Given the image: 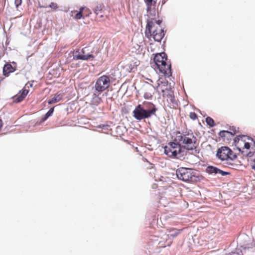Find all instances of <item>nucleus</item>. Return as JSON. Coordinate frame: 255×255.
I'll use <instances>...</instances> for the list:
<instances>
[{
	"mask_svg": "<svg viewBox=\"0 0 255 255\" xmlns=\"http://www.w3.org/2000/svg\"><path fill=\"white\" fill-rule=\"evenodd\" d=\"M157 110L153 104L150 102L143 103L135 107L132 112V116L136 120L141 121L155 115Z\"/></svg>",
	"mask_w": 255,
	"mask_h": 255,
	"instance_id": "nucleus-1",
	"label": "nucleus"
},
{
	"mask_svg": "<svg viewBox=\"0 0 255 255\" xmlns=\"http://www.w3.org/2000/svg\"><path fill=\"white\" fill-rule=\"evenodd\" d=\"M167 61V55L164 52L157 53L153 58V62L151 63V66L155 71L158 70L160 73L169 76L171 75V66Z\"/></svg>",
	"mask_w": 255,
	"mask_h": 255,
	"instance_id": "nucleus-2",
	"label": "nucleus"
},
{
	"mask_svg": "<svg viewBox=\"0 0 255 255\" xmlns=\"http://www.w3.org/2000/svg\"><path fill=\"white\" fill-rule=\"evenodd\" d=\"M197 138L193 133H181L180 131L176 132V135L174 141L177 142L182 149L193 150L196 148L195 145Z\"/></svg>",
	"mask_w": 255,
	"mask_h": 255,
	"instance_id": "nucleus-3",
	"label": "nucleus"
},
{
	"mask_svg": "<svg viewBox=\"0 0 255 255\" xmlns=\"http://www.w3.org/2000/svg\"><path fill=\"white\" fill-rule=\"evenodd\" d=\"M164 149V153L169 157L182 159L186 154V151L175 141L169 142Z\"/></svg>",
	"mask_w": 255,
	"mask_h": 255,
	"instance_id": "nucleus-4",
	"label": "nucleus"
},
{
	"mask_svg": "<svg viewBox=\"0 0 255 255\" xmlns=\"http://www.w3.org/2000/svg\"><path fill=\"white\" fill-rule=\"evenodd\" d=\"M178 179L184 182H194L198 179L197 172L191 168L180 167L176 171Z\"/></svg>",
	"mask_w": 255,
	"mask_h": 255,
	"instance_id": "nucleus-5",
	"label": "nucleus"
},
{
	"mask_svg": "<svg viewBox=\"0 0 255 255\" xmlns=\"http://www.w3.org/2000/svg\"><path fill=\"white\" fill-rule=\"evenodd\" d=\"M111 80L109 76L103 75L99 77L95 84L96 91L102 92L107 89L110 85Z\"/></svg>",
	"mask_w": 255,
	"mask_h": 255,
	"instance_id": "nucleus-6",
	"label": "nucleus"
},
{
	"mask_svg": "<svg viewBox=\"0 0 255 255\" xmlns=\"http://www.w3.org/2000/svg\"><path fill=\"white\" fill-rule=\"evenodd\" d=\"M232 151L227 146H222L219 148L217 152V156L222 160H228L229 159L233 160V158L230 157Z\"/></svg>",
	"mask_w": 255,
	"mask_h": 255,
	"instance_id": "nucleus-7",
	"label": "nucleus"
},
{
	"mask_svg": "<svg viewBox=\"0 0 255 255\" xmlns=\"http://www.w3.org/2000/svg\"><path fill=\"white\" fill-rule=\"evenodd\" d=\"M237 242L240 247L244 249L252 248V243H249V237L246 234L240 235L237 239Z\"/></svg>",
	"mask_w": 255,
	"mask_h": 255,
	"instance_id": "nucleus-8",
	"label": "nucleus"
},
{
	"mask_svg": "<svg viewBox=\"0 0 255 255\" xmlns=\"http://www.w3.org/2000/svg\"><path fill=\"white\" fill-rule=\"evenodd\" d=\"M172 243V239H170L167 233L161 232L159 237L158 244L160 247L170 246Z\"/></svg>",
	"mask_w": 255,
	"mask_h": 255,
	"instance_id": "nucleus-9",
	"label": "nucleus"
},
{
	"mask_svg": "<svg viewBox=\"0 0 255 255\" xmlns=\"http://www.w3.org/2000/svg\"><path fill=\"white\" fill-rule=\"evenodd\" d=\"M71 53H72L73 56V59L75 60H81L83 61H86L90 59L93 60L95 58V56L93 54H81L79 50L72 51Z\"/></svg>",
	"mask_w": 255,
	"mask_h": 255,
	"instance_id": "nucleus-10",
	"label": "nucleus"
},
{
	"mask_svg": "<svg viewBox=\"0 0 255 255\" xmlns=\"http://www.w3.org/2000/svg\"><path fill=\"white\" fill-rule=\"evenodd\" d=\"M165 33L164 30L162 29L159 30H155L152 32L153 38L155 41L157 42H160L164 36Z\"/></svg>",
	"mask_w": 255,
	"mask_h": 255,
	"instance_id": "nucleus-11",
	"label": "nucleus"
},
{
	"mask_svg": "<svg viewBox=\"0 0 255 255\" xmlns=\"http://www.w3.org/2000/svg\"><path fill=\"white\" fill-rule=\"evenodd\" d=\"M28 92V91L25 89L20 91L18 94L13 97V101L15 103L21 102L27 95Z\"/></svg>",
	"mask_w": 255,
	"mask_h": 255,
	"instance_id": "nucleus-12",
	"label": "nucleus"
},
{
	"mask_svg": "<svg viewBox=\"0 0 255 255\" xmlns=\"http://www.w3.org/2000/svg\"><path fill=\"white\" fill-rule=\"evenodd\" d=\"M63 98V94L61 93H57L54 96V97L48 101V104H52L56 103L60 101Z\"/></svg>",
	"mask_w": 255,
	"mask_h": 255,
	"instance_id": "nucleus-13",
	"label": "nucleus"
},
{
	"mask_svg": "<svg viewBox=\"0 0 255 255\" xmlns=\"http://www.w3.org/2000/svg\"><path fill=\"white\" fill-rule=\"evenodd\" d=\"M15 70L10 64H6L3 68V73L5 76H8V74L13 72Z\"/></svg>",
	"mask_w": 255,
	"mask_h": 255,
	"instance_id": "nucleus-14",
	"label": "nucleus"
},
{
	"mask_svg": "<svg viewBox=\"0 0 255 255\" xmlns=\"http://www.w3.org/2000/svg\"><path fill=\"white\" fill-rule=\"evenodd\" d=\"M154 22L153 21L148 20L147 22L145 34L147 37L151 35V28Z\"/></svg>",
	"mask_w": 255,
	"mask_h": 255,
	"instance_id": "nucleus-15",
	"label": "nucleus"
},
{
	"mask_svg": "<svg viewBox=\"0 0 255 255\" xmlns=\"http://www.w3.org/2000/svg\"><path fill=\"white\" fill-rule=\"evenodd\" d=\"M168 91L169 92L167 95V101L169 102H170V103L172 104L173 105H177V101H176L175 97L173 95V92L172 91H171L170 90H168Z\"/></svg>",
	"mask_w": 255,
	"mask_h": 255,
	"instance_id": "nucleus-16",
	"label": "nucleus"
},
{
	"mask_svg": "<svg viewBox=\"0 0 255 255\" xmlns=\"http://www.w3.org/2000/svg\"><path fill=\"white\" fill-rule=\"evenodd\" d=\"M219 168L213 166H208L206 169V172L209 174H219Z\"/></svg>",
	"mask_w": 255,
	"mask_h": 255,
	"instance_id": "nucleus-17",
	"label": "nucleus"
},
{
	"mask_svg": "<svg viewBox=\"0 0 255 255\" xmlns=\"http://www.w3.org/2000/svg\"><path fill=\"white\" fill-rule=\"evenodd\" d=\"M180 231L179 230H177L176 229H173L171 231H168L167 234H168L170 239H172V241L173 239L176 237L179 233Z\"/></svg>",
	"mask_w": 255,
	"mask_h": 255,
	"instance_id": "nucleus-18",
	"label": "nucleus"
},
{
	"mask_svg": "<svg viewBox=\"0 0 255 255\" xmlns=\"http://www.w3.org/2000/svg\"><path fill=\"white\" fill-rule=\"evenodd\" d=\"M84 9V7H81L79 11L75 14L74 18L76 19H80L84 18L83 10Z\"/></svg>",
	"mask_w": 255,
	"mask_h": 255,
	"instance_id": "nucleus-19",
	"label": "nucleus"
},
{
	"mask_svg": "<svg viewBox=\"0 0 255 255\" xmlns=\"http://www.w3.org/2000/svg\"><path fill=\"white\" fill-rule=\"evenodd\" d=\"M219 135L221 137H225L227 135H230L232 136L235 135V132L232 133V131H229L228 130H222L220 131L219 133Z\"/></svg>",
	"mask_w": 255,
	"mask_h": 255,
	"instance_id": "nucleus-20",
	"label": "nucleus"
},
{
	"mask_svg": "<svg viewBox=\"0 0 255 255\" xmlns=\"http://www.w3.org/2000/svg\"><path fill=\"white\" fill-rule=\"evenodd\" d=\"M54 107L51 108L42 118V121L44 122L46 121L49 117L51 116L54 112Z\"/></svg>",
	"mask_w": 255,
	"mask_h": 255,
	"instance_id": "nucleus-21",
	"label": "nucleus"
},
{
	"mask_svg": "<svg viewBox=\"0 0 255 255\" xmlns=\"http://www.w3.org/2000/svg\"><path fill=\"white\" fill-rule=\"evenodd\" d=\"M103 8V6L101 4L97 3L95 8L94 9V11L96 15H98L101 12Z\"/></svg>",
	"mask_w": 255,
	"mask_h": 255,
	"instance_id": "nucleus-22",
	"label": "nucleus"
},
{
	"mask_svg": "<svg viewBox=\"0 0 255 255\" xmlns=\"http://www.w3.org/2000/svg\"><path fill=\"white\" fill-rule=\"evenodd\" d=\"M206 122L207 124L211 127H213L215 126L214 121L211 117H207L206 118Z\"/></svg>",
	"mask_w": 255,
	"mask_h": 255,
	"instance_id": "nucleus-23",
	"label": "nucleus"
},
{
	"mask_svg": "<svg viewBox=\"0 0 255 255\" xmlns=\"http://www.w3.org/2000/svg\"><path fill=\"white\" fill-rule=\"evenodd\" d=\"M101 98L98 97L95 93L93 94V102L95 104L98 105L101 101Z\"/></svg>",
	"mask_w": 255,
	"mask_h": 255,
	"instance_id": "nucleus-24",
	"label": "nucleus"
},
{
	"mask_svg": "<svg viewBox=\"0 0 255 255\" xmlns=\"http://www.w3.org/2000/svg\"><path fill=\"white\" fill-rule=\"evenodd\" d=\"M84 9L83 10V15L84 16L88 17L92 13L91 10L86 7H84Z\"/></svg>",
	"mask_w": 255,
	"mask_h": 255,
	"instance_id": "nucleus-25",
	"label": "nucleus"
},
{
	"mask_svg": "<svg viewBox=\"0 0 255 255\" xmlns=\"http://www.w3.org/2000/svg\"><path fill=\"white\" fill-rule=\"evenodd\" d=\"M228 165L231 166L230 167L231 168L234 169H237L239 166V164H236L234 163H232V162H229Z\"/></svg>",
	"mask_w": 255,
	"mask_h": 255,
	"instance_id": "nucleus-26",
	"label": "nucleus"
},
{
	"mask_svg": "<svg viewBox=\"0 0 255 255\" xmlns=\"http://www.w3.org/2000/svg\"><path fill=\"white\" fill-rule=\"evenodd\" d=\"M227 255H243L239 250H237L236 252L230 253Z\"/></svg>",
	"mask_w": 255,
	"mask_h": 255,
	"instance_id": "nucleus-27",
	"label": "nucleus"
},
{
	"mask_svg": "<svg viewBox=\"0 0 255 255\" xmlns=\"http://www.w3.org/2000/svg\"><path fill=\"white\" fill-rule=\"evenodd\" d=\"M219 174H221L223 176H224L230 174V173L228 172L224 171L223 170L219 169Z\"/></svg>",
	"mask_w": 255,
	"mask_h": 255,
	"instance_id": "nucleus-28",
	"label": "nucleus"
},
{
	"mask_svg": "<svg viewBox=\"0 0 255 255\" xmlns=\"http://www.w3.org/2000/svg\"><path fill=\"white\" fill-rule=\"evenodd\" d=\"M190 118L191 119L194 120H195V119H196L197 118V115L195 113L191 112L190 113Z\"/></svg>",
	"mask_w": 255,
	"mask_h": 255,
	"instance_id": "nucleus-29",
	"label": "nucleus"
},
{
	"mask_svg": "<svg viewBox=\"0 0 255 255\" xmlns=\"http://www.w3.org/2000/svg\"><path fill=\"white\" fill-rule=\"evenodd\" d=\"M49 7L53 9H56L57 8V4L56 3L52 2L50 4Z\"/></svg>",
	"mask_w": 255,
	"mask_h": 255,
	"instance_id": "nucleus-30",
	"label": "nucleus"
},
{
	"mask_svg": "<svg viewBox=\"0 0 255 255\" xmlns=\"http://www.w3.org/2000/svg\"><path fill=\"white\" fill-rule=\"evenodd\" d=\"M244 147L247 149H249L251 147V144L249 142L244 143Z\"/></svg>",
	"mask_w": 255,
	"mask_h": 255,
	"instance_id": "nucleus-31",
	"label": "nucleus"
},
{
	"mask_svg": "<svg viewBox=\"0 0 255 255\" xmlns=\"http://www.w3.org/2000/svg\"><path fill=\"white\" fill-rule=\"evenodd\" d=\"M152 97L151 95L149 93H145L144 95V97L145 99H149Z\"/></svg>",
	"mask_w": 255,
	"mask_h": 255,
	"instance_id": "nucleus-32",
	"label": "nucleus"
},
{
	"mask_svg": "<svg viewBox=\"0 0 255 255\" xmlns=\"http://www.w3.org/2000/svg\"><path fill=\"white\" fill-rule=\"evenodd\" d=\"M99 128H102L105 129H108V125H101L98 126V127Z\"/></svg>",
	"mask_w": 255,
	"mask_h": 255,
	"instance_id": "nucleus-33",
	"label": "nucleus"
},
{
	"mask_svg": "<svg viewBox=\"0 0 255 255\" xmlns=\"http://www.w3.org/2000/svg\"><path fill=\"white\" fill-rule=\"evenodd\" d=\"M21 2V0H15V3L16 6H18L19 4H20Z\"/></svg>",
	"mask_w": 255,
	"mask_h": 255,
	"instance_id": "nucleus-34",
	"label": "nucleus"
},
{
	"mask_svg": "<svg viewBox=\"0 0 255 255\" xmlns=\"http://www.w3.org/2000/svg\"><path fill=\"white\" fill-rule=\"evenodd\" d=\"M86 48H83L81 51H80V53L82 54H85L86 51Z\"/></svg>",
	"mask_w": 255,
	"mask_h": 255,
	"instance_id": "nucleus-35",
	"label": "nucleus"
},
{
	"mask_svg": "<svg viewBox=\"0 0 255 255\" xmlns=\"http://www.w3.org/2000/svg\"><path fill=\"white\" fill-rule=\"evenodd\" d=\"M154 21H155V22H156V23L159 25H160L162 22V21L160 20H155Z\"/></svg>",
	"mask_w": 255,
	"mask_h": 255,
	"instance_id": "nucleus-36",
	"label": "nucleus"
},
{
	"mask_svg": "<svg viewBox=\"0 0 255 255\" xmlns=\"http://www.w3.org/2000/svg\"><path fill=\"white\" fill-rule=\"evenodd\" d=\"M243 135H240L238 137H236L235 139H234V141L235 142H236L237 140H239L240 139V138H241L242 137Z\"/></svg>",
	"mask_w": 255,
	"mask_h": 255,
	"instance_id": "nucleus-37",
	"label": "nucleus"
},
{
	"mask_svg": "<svg viewBox=\"0 0 255 255\" xmlns=\"http://www.w3.org/2000/svg\"><path fill=\"white\" fill-rule=\"evenodd\" d=\"M254 154V153L252 152H249L247 153V155L249 157H252Z\"/></svg>",
	"mask_w": 255,
	"mask_h": 255,
	"instance_id": "nucleus-38",
	"label": "nucleus"
},
{
	"mask_svg": "<svg viewBox=\"0 0 255 255\" xmlns=\"http://www.w3.org/2000/svg\"><path fill=\"white\" fill-rule=\"evenodd\" d=\"M153 0H145V2L147 3V4L151 3Z\"/></svg>",
	"mask_w": 255,
	"mask_h": 255,
	"instance_id": "nucleus-39",
	"label": "nucleus"
},
{
	"mask_svg": "<svg viewBox=\"0 0 255 255\" xmlns=\"http://www.w3.org/2000/svg\"><path fill=\"white\" fill-rule=\"evenodd\" d=\"M230 129L233 131V132H232V133H234V132H235V133H236V130H235V128L232 127V128H230Z\"/></svg>",
	"mask_w": 255,
	"mask_h": 255,
	"instance_id": "nucleus-40",
	"label": "nucleus"
},
{
	"mask_svg": "<svg viewBox=\"0 0 255 255\" xmlns=\"http://www.w3.org/2000/svg\"><path fill=\"white\" fill-rule=\"evenodd\" d=\"M2 126V121L1 119H0V129Z\"/></svg>",
	"mask_w": 255,
	"mask_h": 255,
	"instance_id": "nucleus-41",
	"label": "nucleus"
},
{
	"mask_svg": "<svg viewBox=\"0 0 255 255\" xmlns=\"http://www.w3.org/2000/svg\"><path fill=\"white\" fill-rule=\"evenodd\" d=\"M252 168L255 170V163L252 165Z\"/></svg>",
	"mask_w": 255,
	"mask_h": 255,
	"instance_id": "nucleus-42",
	"label": "nucleus"
},
{
	"mask_svg": "<svg viewBox=\"0 0 255 255\" xmlns=\"http://www.w3.org/2000/svg\"><path fill=\"white\" fill-rule=\"evenodd\" d=\"M237 156L236 154H234V155H233V158H237Z\"/></svg>",
	"mask_w": 255,
	"mask_h": 255,
	"instance_id": "nucleus-43",
	"label": "nucleus"
},
{
	"mask_svg": "<svg viewBox=\"0 0 255 255\" xmlns=\"http://www.w3.org/2000/svg\"><path fill=\"white\" fill-rule=\"evenodd\" d=\"M161 91H162V92H165V90H164V89H162V90H161Z\"/></svg>",
	"mask_w": 255,
	"mask_h": 255,
	"instance_id": "nucleus-44",
	"label": "nucleus"
},
{
	"mask_svg": "<svg viewBox=\"0 0 255 255\" xmlns=\"http://www.w3.org/2000/svg\"><path fill=\"white\" fill-rule=\"evenodd\" d=\"M238 149H239V150L240 151H241V148H238Z\"/></svg>",
	"mask_w": 255,
	"mask_h": 255,
	"instance_id": "nucleus-45",
	"label": "nucleus"
},
{
	"mask_svg": "<svg viewBox=\"0 0 255 255\" xmlns=\"http://www.w3.org/2000/svg\"><path fill=\"white\" fill-rule=\"evenodd\" d=\"M254 162H255V159Z\"/></svg>",
	"mask_w": 255,
	"mask_h": 255,
	"instance_id": "nucleus-46",
	"label": "nucleus"
}]
</instances>
